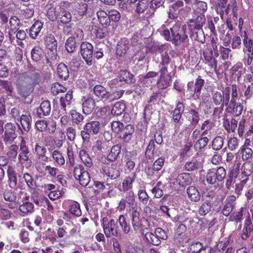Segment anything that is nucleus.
Segmentation results:
<instances>
[{
  "label": "nucleus",
  "instance_id": "35",
  "mask_svg": "<svg viewBox=\"0 0 253 253\" xmlns=\"http://www.w3.org/2000/svg\"><path fill=\"white\" fill-rule=\"evenodd\" d=\"M70 213L76 216H80L82 215V211L80 209V204L76 202H72L69 207Z\"/></svg>",
  "mask_w": 253,
  "mask_h": 253
},
{
  "label": "nucleus",
  "instance_id": "37",
  "mask_svg": "<svg viewBox=\"0 0 253 253\" xmlns=\"http://www.w3.org/2000/svg\"><path fill=\"white\" fill-rule=\"evenodd\" d=\"M120 81H125L126 83H131L133 82V76L126 70H121L119 73Z\"/></svg>",
  "mask_w": 253,
  "mask_h": 253
},
{
  "label": "nucleus",
  "instance_id": "21",
  "mask_svg": "<svg viewBox=\"0 0 253 253\" xmlns=\"http://www.w3.org/2000/svg\"><path fill=\"white\" fill-rule=\"evenodd\" d=\"M128 48V41L126 40H122L117 44L116 53L118 55L122 56L126 53Z\"/></svg>",
  "mask_w": 253,
  "mask_h": 253
},
{
  "label": "nucleus",
  "instance_id": "33",
  "mask_svg": "<svg viewBox=\"0 0 253 253\" xmlns=\"http://www.w3.org/2000/svg\"><path fill=\"white\" fill-rule=\"evenodd\" d=\"M125 109L126 105L124 102H116L112 109L111 114L116 116L120 115L124 112Z\"/></svg>",
  "mask_w": 253,
  "mask_h": 253
},
{
  "label": "nucleus",
  "instance_id": "62",
  "mask_svg": "<svg viewBox=\"0 0 253 253\" xmlns=\"http://www.w3.org/2000/svg\"><path fill=\"white\" fill-rule=\"evenodd\" d=\"M124 126V125L122 123L118 121H114L111 124L112 130L116 133L121 132Z\"/></svg>",
  "mask_w": 253,
  "mask_h": 253
},
{
  "label": "nucleus",
  "instance_id": "40",
  "mask_svg": "<svg viewBox=\"0 0 253 253\" xmlns=\"http://www.w3.org/2000/svg\"><path fill=\"white\" fill-rule=\"evenodd\" d=\"M171 82L170 77H160V79L157 82L158 87L160 89H165L168 87Z\"/></svg>",
  "mask_w": 253,
  "mask_h": 253
},
{
  "label": "nucleus",
  "instance_id": "36",
  "mask_svg": "<svg viewBox=\"0 0 253 253\" xmlns=\"http://www.w3.org/2000/svg\"><path fill=\"white\" fill-rule=\"evenodd\" d=\"M187 118L190 124L193 126H196L200 120L199 113L194 110L189 111Z\"/></svg>",
  "mask_w": 253,
  "mask_h": 253
},
{
  "label": "nucleus",
  "instance_id": "29",
  "mask_svg": "<svg viewBox=\"0 0 253 253\" xmlns=\"http://www.w3.org/2000/svg\"><path fill=\"white\" fill-rule=\"evenodd\" d=\"M98 20L100 23L104 27L110 25V20L108 14L103 10H100L97 12Z\"/></svg>",
  "mask_w": 253,
  "mask_h": 253
},
{
  "label": "nucleus",
  "instance_id": "41",
  "mask_svg": "<svg viewBox=\"0 0 253 253\" xmlns=\"http://www.w3.org/2000/svg\"><path fill=\"white\" fill-rule=\"evenodd\" d=\"M29 149H20L18 160L21 164H23L29 160Z\"/></svg>",
  "mask_w": 253,
  "mask_h": 253
},
{
  "label": "nucleus",
  "instance_id": "2",
  "mask_svg": "<svg viewBox=\"0 0 253 253\" xmlns=\"http://www.w3.org/2000/svg\"><path fill=\"white\" fill-rule=\"evenodd\" d=\"M177 23L170 28L172 36V42L175 45L180 44L183 42H186L188 40V36L186 34L185 25L182 26Z\"/></svg>",
  "mask_w": 253,
  "mask_h": 253
},
{
  "label": "nucleus",
  "instance_id": "9",
  "mask_svg": "<svg viewBox=\"0 0 253 253\" xmlns=\"http://www.w3.org/2000/svg\"><path fill=\"white\" fill-rule=\"evenodd\" d=\"M243 38V44L248 52L245 64L250 65L253 61V40L248 37L245 31L244 32Z\"/></svg>",
  "mask_w": 253,
  "mask_h": 253
},
{
  "label": "nucleus",
  "instance_id": "1",
  "mask_svg": "<svg viewBox=\"0 0 253 253\" xmlns=\"http://www.w3.org/2000/svg\"><path fill=\"white\" fill-rule=\"evenodd\" d=\"M93 91L97 97L100 98L103 101L108 103L120 98L124 93V90H123L109 92L104 86L101 85H97L94 86Z\"/></svg>",
  "mask_w": 253,
  "mask_h": 253
},
{
  "label": "nucleus",
  "instance_id": "44",
  "mask_svg": "<svg viewBox=\"0 0 253 253\" xmlns=\"http://www.w3.org/2000/svg\"><path fill=\"white\" fill-rule=\"evenodd\" d=\"M205 81L202 79H197L195 84L194 92H191V96H194L195 94L198 96L200 93L201 88L204 85Z\"/></svg>",
  "mask_w": 253,
  "mask_h": 253
},
{
  "label": "nucleus",
  "instance_id": "32",
  "mask_svg": "<svg viewBox=\"0 0 253 253\" xmlns=\"http://www.w3.org/2000/svg\"><path fill=\"white\" fill-rule=\"evenodd\" d=\"M57 72L59 77L61 79L66 80L69 77V73L67 67L62 63L58 64Z\"/></svg>",
  "mask_w": 253,
  "mask_h": 253
},
{
  "label": "nucleus",
  "instance_id": "55",
  "mask_svg": "<svg viewBox=\"0 0 253 253\" xmlns=\"http://www.w3.org/2000/svg\"><path fill=\"white\" fill-rule=\"evenodd\" d=\"M109 18L110 21L118 22L121 18L120 12L115 9H111L107 13Z\"/></svg>",
  "mask_w": 253,
  "mask_h": 253
},
{
  "label": "nucleus",
  "instance_id": "45",
  "mask_svg": "<svg viewBox=\"0 0 253 253\" xmlns=\"http://www.w3.org/2000/svg\"><path fill=\"white\" fill-rule=\"evenodd\" d=\"M223 9L224 10V14L228 15L230 12L232 11L233 14L235 15L237 11L236 1L235 0L231 1L227 6H225Z\"/></svg>",
  "mask_w": 253,
  "mask_h": 253
},
{
  "label": "nucleus",
  "instance_id": "53",
  "mask_svg": "<svg viewBox=\"0 0 253 253\" xmlns=\"http://www.w3.org/2000/svg\"><path fill=\"white\" fill-rule=\"evenodd\" d=\"M148 0H139L136 8V12L138 13L143 12L148 7Z\"/></svg>",
  "mask_w": 253,
  "mask_h": 253
},
{
  "label": "nucleus",
  "instance_id": "57",
  "mask_svg": "<svg viewBox=\"0 0 253 253\" xmlns=\"http://www.w3.org/2000/svg\"><path fill=\"white\" fill-rule=\"evenodd\" d=\"M60 19L62 23H68L71 20L72 15L69 11L65 10L62 7Z\"/></svg>",
  "mask_w": 253,
  "mask_h": 253
},
{
  "label": "nucleus",
  "instance_id": "6",
  "mask_svg": "<svg viewBox=\"0 0 253 253\" xmlns=\"http://www.w3.org/2000/svg\"><path fill=\"white\" fill-rule=\"evenodd\" d=\"M102 225L104 233L107 238L117 237L118 235L117 223L113 219L108 220L106 217L102 219Z\"/></svg>",
  "mask_w": 253,
  "mask_h": 253
},
{
  "label": "nucleus",
  "instance_id": "47",
  "mask_svg": "<svg viewBox=\"0 0 253 253\" xmlns=\"http://www.w3.org/2000/svg\"><path fill=\"white\" fill-rule=\"evenodd\" d=\"M52 156L53 159L58 165L62 166L65 164L64 158L62 153H61L59 151H54L52 152Z\"/></svg>",
  "mask_w": 253,
  "mask_h": 253
},
{
  "label": "nucleus",
  "instance_id": "13",
  "mask_svg": "<svg viewBox=\"0 0 253 253\" xmlns=\"http://www.w3.org/2000/svg\"><path fill=\"white\" fill-rule=\"evenodd\" d=\"M83 112L86 115L90 114L93 110L95 103L90 96H84L82 99Z\"/></svg>",
  "mask_w": 253,
  "mask_h": 253
},
{
  "label": "nucleus",
  "instance_id": "5",
  "mask_svg": "<svg viewBox=\"0 0 253 253\" xmlns=\"http://www.w3.org/2000/svg\"><path fill=\"white\" fill-rule=\"evenodd\" d=\"M100 130L99 122L93 121L87 123L81 132L84 141H88L90 135L96 134Z\"/></svg>",
  "mask_w": 253,
  "mask_h": 253
},
{
  "label": "nucleus",
  "instance_id": "64",
  "mask_svg": "<svg viewBox=\"0 0 253 253\" xmlns=\"http://www.w3.org/2000/svg\"><path fill=\"white\" fill-rule=\"evenodd\" d=\"M203 248V244L200 242H196L190 245L189 251L190 253H198Z\"/></svg>",
  "mask_w": 253,
  "mask_h": 253
},
{
  "label": "nucleus",
  "instance_id": "49",
  "mask_svg": "<svg viewBox=\"0 0 253 253\" xmlns=\"http://www.w3.org/2000/svg\"><path fill=\"white\" fill-rule=\"evenodd\" d=\"M207 9L208 5L206 2L199 1L196 3L195 10L200 14H203Z\"/></svg>",
  "mask_w": 253,
  "mask_h": 253
},
{
  "label": "nucleus",
  "instance_id": "14",
  "mask_svg": "<svg viewBox=\"0 0 253 253\" xmlns=\"http://www.w3.org/2000/svg\"><path fill=\"white\" fill-rule=\"evenodd\" d=\"M46 47L52 52L51 58H56L57 55V42L52 35H47L45 39Z\"/></svg>",
  "mask_w": 253,
  "mask_h": 253
},
{
  "label": "nucleus",
  "instance_id": "24",
  "mask_svg": "<svg viewBox=\"0 0 253 253\" xmlns=\"http://www.w3.org/2000/svg\"><path fill=\"white\" fill-rule=\"evenodd\" d=\"M43 27V24L39 21H36L30 29V36L32 39H36Z\"/></svg>",
  "mask_w": 253,
  "mask_h": 253
},
{
  "label": "nucleus",
  "instance_id": "11",
  "mask_svg": "<svg viewBox=\"0 0 253 253\" xmlns=\"http://www.w3.org/2000/svg\"><path fill=\"white\" fill-rule=\"evenodd\" d=\"M203 56L206 63L212 68L214 69L215 72L216 71L217 66V61L216 57L214 56L213 50L211 48H207L203 52Z\"/></svg>",
  "mask_w": 253,
  "mask_h": 253
},
{
  "label": "nucleus",
  "instance_id": "26",
  "mask_svg": "<svg viewBox=\"0 0 253 253\" xmlns=\"http://www.w3.org/2000/svg\"><path fill=\"white\" fill-rule=\"evenodd\" d=\"M23 129L28 131L31 127L32 118L30 115H22L19 119Z\"/></svg>",
  "mask_w": 253,
  "mask_h": 253
},
{
  "label": "nucleus",
  "instance_id": "27",
  "mask_svg": "<svg viewBox=\"0 0 253 253\" xmlns=\"http://www.w3.org/2000/svg\"><path fill=\"white\" fill-rule=\"evenodd\" d=\"M79 156L82 162L87 167L90 168L92 166L93 163L91 158L85 150H81L79 152Z\"/></svg>",
  "mask_w": 253,
  "mask_h": 253
},
{
  "label": "nucleus",
  "instance_id": "15",
  "mask_svg": "<svg viewBox=\"0 0 253 253\" xmlns=\"http://www.w3.org/2000/svg\"><path fill=\"white\" fill-rule=\"evenodd\" d=\"M34 152L39 161L45 162L48 161V157L46 155L47 149L44 146L37 143L35 146Z\"/></svg>",
  "mask_w": 253,
  "mask_h": 253
},
{
  "label": "nucleus",
  "instance_id": "12",
  "mask_svg": "<svg viewBox=\"0 0 253 253\" xmlns=\"http://www.w3.org/2000/svg\"><path fill=\"white\" fill-rule=\"evenodd\" d=\"M17 90L21 95L28 96L33 91L34 84L31 79H27L18 85Z\"/></svg>",
  "mask_w": 253,
  "mask_h": 253
},
{
  "label": "nucleus",
  "instance_id": "19",
  "mask_svg": "<svg viewBox=\"0 0 253 253\" xmlns=\"http://www.w3.org/2000/svg\"><path fill=\"white\" fill-rule=\"evenodd\" d=\"M227 110L229 113H232L236 116H239L243 112V106L240 103H234L232 105L229 104L227 105Z\"/></svg>",
  "mask_w": 253,
  "mask_h": 253
},
{
  "label": "nucleus",
  "instance_id": "58",
  "mask_svg": "<svg viewBox=\"0 0 253 253\" xmlns=\"http://www.w3.org/2000/svg\"><path fill=\"white\" fill-rule=\"evenodd\" d=\"M139 213L136 210H134L132 212V221L131 223L134 230H136V228L139 226Z\"/></svg>",
  "mask_w": 253,
  "mask_h": 253
},
{
  "label": "nucleus",
  "instance_id": "22",
  "mask_svg": "<svg viewBox=\"0 0 253 253\" xmlns=\"http://www.w3.org/2000/svg\"><path fill=\"white\" fill-rule=\"evenodd\" d=\"M188 196L191 201L198 202L201 198V195L198 190L194 186H190L187 189Z\"/></svg>",
  "mask_w": 253,
  "mask_h": 253
},
{
  "label": "nucleus",
  "instance_id": "7",
  "mask_svg": "<svg viewBox=\"0 0 253 253\" xmlns=\"http://www.w3.org/2000/svg\"><path fill=\"white\" fill-rule=\"evenodd\" d=\"M74 177L79 180L80 184L83 186H87L90 182V176L87 171L84 170L81 165H77L74 169Z\"/></svg>",
  "mask_w": 253,
  "mask_h": 253
},
{
  "label": "nucleus",
  "instance_id": "50",
  "mask_svg": "<svg viewBox=\"0 0 253 253\" xmlns=\"http://www.w3.org/2000/svg\"><path fill=\"white\" fill-rule=\"evenodd\" d=\"M19 209L24 213L32 212L34 211V205L32 203L27 202L20 205Z\"/></svg>",
  "mask_w": 253,
  "mask_h": 253
},
{
  "label": "nucleus",
  "instance_id": "42",
  "mask_svg": "<svg viewBox=\"0 0 253 253\" xmlns=\"http://www.w3.org/2000/svg\"><path fill=\"white\" fill-rule=\"evenodd\" d=\"M134 175L131 178L130 176H127L123 180L122 183V189L123 191H129L132 188V184L134 180Z\"/></svg>",
  "mask_w": 253,
  "mask_h": 253
},
{
  "label": "nucleus",
  "instance_id": "30",
  "mask_svg": "<svg viewBox=\"0 0 253 253\" xmlns=\"http://www.w3.org/2000/svg\"><path fill=\"white\" fill-rule=\"evenodd\" d=\"M190 181V177L188 173H182L178 175L175 179V182L182 187L188 184Z\"/></svg>",
  "mask_w": 253,
  "mask_h": 253
},
{
  "label": "nucleus",
  "instance_id": "28",
  "mask_svg": "<svg viewBox=\"0 0 253 253\" xmlns=\"http://www.w3.org/2000/svg\"><path fill=\"white\" fill-rule=\"evenodd\" d=\"M213 127V124L209 120H206L202 124L201 129L203 131L201 136H205L208 134H211L212 129Z\"/></svg>",
  "mask_w": 253,
  "mask_h": 253
},
{
  "label": "nucleus",
  "instance_id": "10",
  "mask_svg": "<svg viewBox=\"0 0 253 253\" xmlns=\"http://www.w3.org/2000/svg\"><path fill=\"white\" fill-rule=\"evenodd\" d=\"M64 32L67 35H71V37L78 42H81L84 39V33L82 29L72 27L71 25H67L64 28Z\"/></svg>",
  "mask_w": 253,
  "mask_h": 253
},
{
  "label": "nucleus",
  "instance_id": "60",
  "mask_svg": "<svg viewBox=\"0 0 253 253\" xmlns=\"http://www.w3.org/2000/svg\"><path fill=\"white\" fill-rule=\"evenodd\" d=\"M20 23L19 19L16 16H12L9 20L10 29L9 31H14L19 28Z\"/></svg>",
  "mask_w": 253,
  "mask_h": 253
},
{
  "label": "nucleus",
  "instance_id": "59",
  "mask_svg": "<svg viewBox=\"0 0 253 253\" xmlns=\"http://www.w3.org/2000/svg\"><path fill=\"white\" fill-rule=\"evenodd\" d=\"M206 22V18L204 14L198 15L194 20L196 28L201 29Z\"/></svg>",
  "mask_w": 253,
  "mask_h": 253
},
{
  "label": "nucleus",
  "instance_id": "16",
  "mask_svg": "<svg viewBox=\"0 0 253 253\" xmlns=\"http://www.w3.org/2000/svg\"><path fill=\"white\" fill-rule=\"evenodd\" d=\"M184 106L182 103L178 102L176 107L173 112L172 119L174 123L180 125L183 123V119H181V115L184 112Z\"/></svg>",
  "mask_w": 253,
  "mask_h": 253
},
{
  "label": "nucleus",
  "instance_id": "63",
  "mask_svg": "<svg viewBox=\"0 0 253 253\" xmlns=\"http://www.w3.org/2000/svg\"><path fill=\"white\" fill-rule=\"evenodd\" d=\"M209 140L207 137H203L199 139L195 143V147L196 149H201L205 147Z\"/></svg>",
  "mask_w": 253,
  "mask_h": 253
},
{
  "label": "nucleus",
  "instance_id": "8",
  "mask_svg": "<svg viewBox=\"0 0 253 253\" xmlns=\"http://www.w3.org/2000/svg\"><path fill=\"white\" fill-rule=\"evenodd\" d=\"M93 47L87 42H84L81 45V54L88 66L92 64Z\"/></svg>",
  "mask_w": 253,
  "mask_h": 253
},
{
  "label": "nucleus",
  "instance_id": "39",
  "mask_svg": "<svg viewBox=\"0 0 253 253\" xmlns=\"http://www.w3.org/2000/svg\"><path fill=\"white\" fill-rule=\"evenodd\" d=\"M126 220V218L124 215H120L118 219L120 226L125 234H128L130 231V226L127 223Z\"/></svg>",
  "mask_w": 253,
  "mask_h": 253
},
{
  "label": "nucleus",
  "instance_id": "17",
  "mask_svg": "<svg viewBox=\"0 0 253 253\" xmlns=\"http://www.w3.org/2000/svg\"><path fill=\"white\" fill-rule=\"evenodd\" d=\"M102 171L112 179L118 178L120 174V170L115 165L105 166L102 168Z\"/></svg>",
  "mask_w": 253,
  "mask_h": 253
},
{
  "label": "nucleus",
  "instance_id": "34",
  "mask_svg": "<svg viewBox=\"0 0 253 253\" xmlns=\"http://www.w3.org/2000/svg\"><path fill=\"white\" fill-rule=\"evenodd\" d=\"M212 2H214L216 4V11L218 13L221 18L223 19L224 16L223 8L227 3V0H211Z\"/></svg>",
  "mask_w": 253,
  "mask_h": 253
},
{
  "label": "nucleus",
  "instance_id": "38",
  "mask_svg": "<svg viewBox=\"0 0 253 253\" xmlns=\"http://www.w3.org/2000/svg\"><path fill=\"white\" fill-rule=\"evenodd\" d=\"M120 152L121 147L119 145L113 146L111 149L110 153L107 156V159L111 161L116 160Z\"/></svg>",
  "mask_w": 253,
  "mask_h": 253
},
{
  "label": "nucleus",
  "instance_id": "51",
  "mask_svg": "<svg viewBox=\"0 0 253 253\" xmlns=\"http://www.w3.org/2000/svg\"><path fill=\"white\" fill-rule=\"evenodd\" d=\"M42 49L39 46L34 47L31 51V57L35 61H39L42 58Z\"/></svg>",
  "mask_w": 253,
  "mask_h": 253
},
{
  "label": "nucleus",
  "instance_id": "48",
  "mask_svg": "<svg viewBox=\"0 0 253 253\" xmlns=\"http://www.w3.org/2000/svg\"><path fill=\"white\" fill-rule=\"evenodd\" d=\"M77 41L73 37H69L66 41L65 48L69 53H72L76 48V42Z\"/></svg>",
  "mask_w": 253,
  "mask_h": 253
},
{
  "label": "nucleus",
  "instance_id": "52",
  "mask_svg": "<svg viewBox=\"0 0 253 253\" xmlns=\"http://www.w3.org/2000/svg\"><path fill=\"white\" fill-rule=\"evenodd\" d=\"M51 90L53 94L56 95L60 93L66 92L67 88L58 83H55L52 84Z\"/></svg>",
  "mask_w": 253,
  "mask_h": 253
},
{
  "label": "nucleus",
  "instance_id": "61",
  "mask_svg": "<svg viewBox=\"0 0 253 253\" xmlns=\"http://www.w3.org/2000/svg\"><path fill=\"white\" fill-rule=\"evenodd\" d=\"M37 193H33L32 198L34 203L38 206H41L44 204L46 198L43 196H38Z\"/></svg>",
  "mask_w": 253,
  "mask_h": 253
},
{
  "label": "nucleus",
  "instance_id": "3",
  "mask_svg": "<svg viewBox=\"0 0 253 253\" xmlns=\"http://www.w3.org/2000/svg\"><path fill=\"white\" fill-rule=\"evenodd\" d=\"M226 175V171L223 167H219L216 169L209 170L206 175L207 182L210 184L218 185Z\"/></svg>",
  "mask_w": 253,
  "mask_h": 253
},
{
  "label": "nucleus",
  "instance_id": "18",
  "mask_svg": "<svg viewBox=\"0 0 253 253\" xmlns=\"http://www.w3.org/2000/svg\"><path fill=\"white\" fill-rule=\"evenodd\" d=\"M51 110L50 103L49 101H43L39 108L37 109V114L40 118L49 114Z\"/></svg>",
  "mask_w": 253,
  "mask_h": 253
},
{
  "label": "nucleus",
  "instance_id": "25",
  "mask_svg": "<svg viewBox=\"0 0 253 253\" xmlns=\"http://www.w3.org/2000/svg\"><path fill=\"white\" fill-rule=\"evenodd\" d=\"M133 132V126L131 125H128L125 127H124L121 132V134L120 135V137L126 141L129 140L131 138V135Z\"/></svg>",
  "mask_w": 253,
  "mask_h": 253
},
{
  "label": "nucleus",
  "instance_id": "56",
  "mask_svg": "<svg viewBox=\"0 0 253 253\" xmlns=\"http://www.w3.org/2000/svg\"><path fill=\"white\" fill-rule=\"evenodd\" d=\"M70 115L73 122L76 124H79L84 119L82 115L75 110H72L70 112Z\"/></svg>",
  "mask_w": 253,
  "mask_h": 253
},
{
  "label": "nucleus",
  "instance_id": "4",
  "mask_svg": "<svg viewBox=\"0 0 253 253\" xmlns=\"http://www.w3.org/2000/svg\"><path fill=\"white\" fill-rule=\"evenodd\" d=\"M230 88L225 87L222 93L216 91L212 94V99L216 105H221V110H223L224 106H227L230 100Z\"/></svg>",
  "mask_w": 253,
  "mask_h": 253
},
{
  "label": "nucleus",
  "instance_id": "31",
  "mask_svg": "<svg viewBox=\"0 0 253 253\" xmlns=\"http://www.w3.org/2000/svg\"><path fill=\"white\" fill-rule=\"evenodd\" d=\"M145 238L148 243L154 246H159L161 244V241L158 238L156 234L152 232H147L145 234Z\"/></svg>",
  "mask_w": 253,
  "mask_h": 253
},
{
  "label": "nucleus",
  "instance_id": "23",
  "mask_svg": "<svg viewBox=\"0 0 253 253\" xmlns=\"http://www.w3.org/2000/svg\"><path fill=\"white\" fill-rule=\"evenodd\" d=\"M62 10L61 5L57 7H51L47 11V15L49 19L52 21H55L58 18H60L61 12Z\"/></svg>",
  "mask_w": 253,
  "mask_h": 253
},
{
  "label": "nucleus",
  "instance_id": "46",
  "mask_svg": "<svg viewBox=\"0 0 253 253\" xmlns=\"http://www.w3.org/2000/svg\"><path fill=\"white\" fill-rule=\"evenodd\" d=\"M224 139L220 136L215 137L212 142V147L214 150H220L223 146Z\"/></svg>",
  "mask_w": 253,
  "mask_h": 253
},
{
  "label": "nucleus",
  "instance_id": "20",
  "mask_svg": "<svg viewBox=\"0 0 253 253\" xmlns=\"http://www.w3.org/2000/svg\"><path fill=\"white\" fill-rule=\"evenodd\" d=\"M73 92L69 90L66 93L65 96H62L60 98V105L66 113V107H69L73 99Z\"/></svg>",
  "mask_w": 253,
  "mask_h": 253
},
{
  "label": "nucleus",
  "instance_id": "54",
  "mask_svg": "<svg viewBox=\"0 0 253 253\" xmlns=\"http://www.w3.org/2000/svg\"><path fill=\"white\" fill-rule=\"evenodd\" d=\"M211 209V203L207 201L205 203H203L202 205L199 208V213L201 215H205L209 212Z\"/></svg>",
  "mask_w": 253,
  "mask_h": 253
},
{
  "label": "nucleus",
  "instance_id": "43",
  "mask_svg": "<svg viewBox=\"0 0 253 253\" xmlns=\"http://www.w3.org/2000/svg\"><path fill=\"white\" fill-rule=\"evenodd\" d=\"M202 166L201 163L197 160H192L190 162H187L185 164V169L188 171H193L198 169L201 168Z\"/></svg>",
  "mask_w": 253,
  "mask_h": 253
}]
</instances>
